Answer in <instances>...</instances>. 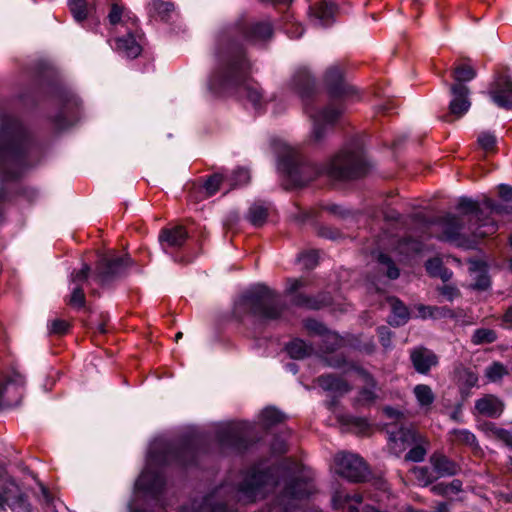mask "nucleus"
I'll use <instances>...</instances> for the list:
<instances>
[{
	"label": "nucleus",
	"mask_w": 512,
	"mask_h": 512,
	"mask_svg": "<svg viewBox=\"0 0 512 512\" xmlns=\"http://www.w3.org/2000/svg\"><path fill=\"white\" fill-rule=\"evenodd\" d=\"M325 82L333 97H341L347 95L352 90L343 80V71L337 66H331L325 75Z\"/></svg>",
	"instance_id": "18"
},
{
	"label": "nucleus",
	"mask_w": 512,
	"mask_h": 512,
	"mask_svg": "<svg viewBox=\"0 0 512 512\" xmlns=\"http://www.w3.org/2000/svg\"><path fill=\"white\" fill-rule=\"evenodd\" d=\"M108 19L111 25L118 27H126V29L137 27V18L130 13H124L123 8L117 3H113L111 10L108 14Z\"/></svg>",
	"instance_id": "23"
},
{
	"label": "nucleus",
	"mask_w": 512,
	"mask_h": 512,
	"mask_svg": "<svg viewBox=\"0 0 512 512\" xmlns=\"http://www.w3.org/2000/svg\"><path fill=\"white\" fill-rule=\"evenodd\" d=\"M459 381L463 386L470 389L477 385L478 375L470 369H464L459 374Z\"/></svg>",
	"instance_id": "50"
},
{
	"label": "nucleus",
	"mask_w": 512,
	"mask_h": 512,
	"mask_svg": "<svg viewBox=\"0 0 512 512\" xmlns=\"http://www.w3.org/2000/svg\"><path fill=\"white\" fill-rule=\"evenodd\" d=\"M504 409L502 401L494 395L488 394L475 402V410L486 417L497 418Z\"/></svg>",
	"instance_id": "20"
},
{
	"label": "nucleus",
	"mask_w": 512,
	"mask_h": 512,
	"mask_svg": "<svg viewBox=\"0 0 512 512\" xmlns=\"http://www.w3.org/2000/svg\"><path fill=\"white\" fill-rule=\"evenodd\" d=\"M246 431L247 426L244 424H225L218 432L219 441L222 445L240 449L243 446L242 441Z\"/></svg>",
	"instance_id": "15"
},
{
	"label": "nucleus",
	"mask_w": 512,
	"mask_h": 512,
	"mask_svg": "<svg viewBox=\"0 0 512 512\" xmlns=\"http://www.w3.org/2000/svg\"><path fill=\"white\" fill-rule=\"evenodd\" d=\"M224 182L226 181L224 180V175L221 173H216L210 176L202 186L204 197H211L215 195L219 191L220 185Z\"/></svg>",
	"instance_id": "38"
},
{
	"label": "nucleus",
	"mask_w": 512,
	"mask_h": 512,
	"mask_svg": "<svg viewBox=\"0 0 512 512\" xmlns=\"http://www.w3.org/2000/svg\"><path fill=\"white\" fill-rule=\"evenodd\" d=\"M507 374V368L499 362H494L485 369V376L490 382H497Z\"/></svg>",
	"instance_id": "41"
},
{
	"label": "nucleus",
	"mask_w": 512,
	"mask_h": 512,
	"mask_svg": "<svg viewBox=\"0 0 512 512\" xmlns=\"http://www.w3.org/2000/svg\"><path fill=\"white\" fill-rule=\"evenodd\" d=\"M342 339L340 336L334 332L326 331L322 336L321 344L323 346V350L326 352H332L338 347H340Z\"/></svg>",
	"instance_id": "44"
},
{
	"label": "nucleus",
	"mask_w": 512,
	"mask_h": 512,
	"mask_svg": "<svg viewBox=\"0 0 512 512\" xmlns=\"http://www.w3.org/2000/svg\"><path fill=\"white\" fill-rule=\"evenodd\" d=\"M318 385L326 391L335 393H346L350 390L348 383L333 375H323L317 379Z\"/></svg>",
	"instance_id": "30"
},
{
	"label": "nucleus",
	"mask_w": 512,
	"mask_h": 512,
	"mask_svg": "<svg viewBox=\"0 0 512 512\" xmlns=\"http://www.w3.org/2000/svg\"><path fill=\"white\" fill-rule=\"evenodd\" d=\"M452 440L465 445L473 446L476 444V437L473 433L465 429L454 430Z\"/></svg>",
	"instance_id": "48"
},
{
	"label": "nucleus",
	"mask_w": 512,
	"mask_h": 512,
	"mask_svg": "<svg viewBox=\"0 0 512 512\" xmlns=\"http://www.w3.org/2000/svg\"><path fill=\"white\" fill-rule=\"evenodd\" d=\"M68 304L72 307L81 308L85 304V294L83 289L76 285L70 295Z\"/></svg>",
	"instance_id": "52"
},
{
	"label": "nucleus",
	"mask_w": 512,
	"mask_h": 512,
	"mask_svg": "<svg viewBox=\"0 0 512 512\" xmlns=\"http://www.w3.org/2000/svg\"><path fill=\"white\" fill-rule=\"evenodd\" d=\"M413 394L416 398L418 405L425 410H429L435 401V395L430 386L425 384H418L413 389Z\"/></svg>",
	"instance_id": "33"
},
{
	"label": "nucleus",
	"mask_w": 512,
	"mask_h": 512,
	"mask_svg": "<svg viewBox=\"0 0 512 512\" xmlns=\"http://www.w3.org/2000/svg\"><path fill=\"white\" fill-rule=\"evenodd\" d=\"M498 194L502 199L508 201L512 198V187L507 184H501L498 187Z\"/></svg>",
	"instance_id": "63"
},
{
	"label": "nucleus",
	"mask_w": 512,
	"mask_h": 512,
	"mask_svg": "<svg viewBox=\"0 0 512 512\" xmlns=\"http://www.w3.org/2000/svg\"><path fill=\"white\" fill-rule=\"evenodd\" d=\"M304 109L313 120L312 136L317 142L324 137L328 126L332 125L342 113L340 108L334 106H329L319 113H315L314 109L306 102L304 103Z\"/></svg>",
	"instance_id": "11"
},
{
	"label": "nucleus",
	"mask_w": 512,
	"mask_h": 512,
	"mask_svg": "<svg viewBox=\"0 0 512 512\" xmlns=\"http://www.w3.org/2000/svg\"><path fill=\"white\" fill-rule=\"evenodd\" d=\"M132 265V259L128 255L123 257L115 254L104 255L99 259L94 278L100 284L109 283L125 273Z\"/></svg>",
	"instance_id": "9"
},
{
	"label": "nucleus",
	"mask_w": 512,
	"mask_h": 512,
	"mask_svg": "<svg viewBox=\"0 0 512 512\" xmlns=\"http://www.w3.org/2000/svg\"><path fill=\"white\" fill-rule=\"evenodd\" d=\"M446 485H447L449 495L457 494L458 492L461 491V488H462V482L458 479H455L450 483H446Z\"/></svg>",
	"instance_id": "64"
},
{
	"label": "nucleus",
	"mask_w": 512,
	"mask_h": 512,
	"mask_svg": "<svg viewBox=\"0 0 512 512\" xmlns=\"http://www.w3.org/2000/svg\"><path fill=\"white\" fill-rule=\"evenodd\" d=\"M362 499L360 494L351 496L337 491L332 497V505L335 509L347 510V512H358V505L362 503Z\"/></svg>",
	"instance_id": "24"
},
{
	"label": "nucleus",
	"mask_w": 512,
	"mask_h": 512,
	"mask_svg": "<svg viewBox=\"0 0 512 512\" xmlns=\"http://www.w3.org/2000/svg\"><path fill=\"white\" fill-rule=\"evenodd\" d=\"M457 209L462 215L447 214L439 221L445 240L463 245L469 236L483 238L496 233L497 223L490 217L502 214L504 207L490 198H485L481 205L467 197L459 199Z\"/></svg>",
	"instance_id": "1"
},
{
	"label": "nucleus",
	"mask_w": 512,
	"mask_h": 512,
	"mask_svg": "<svg viewBox=\"0 0 512 512\" xmlns=\"http://www.w3.org/2000/svg\"><path fill=\"white\" fill-rule=\"evenodd\" d=\"M389 303L392 308L389 323L394 326H401L405 324L409 319L407 307L397 298H389Z\"/></svg>",
	"instance_id": "31"
},
{
	"label": "nucleus",
	"mask_w": 512,
	"mask_h": 512,
	"mask_svg": "<svg viewBox=\"0 0 512 512\" xmlns=\"http://www.w3.org/2000/svg\"><path fill=\"white\" fill-rule=\"evenodd\" d=\"M335 13V6L322 1L312 8V16L316 24L327 27L332 24Z\"/></svg>",
	"instance_id": "28"
},
{
	"label": "nucleus",
	"mask_w": 512,
	"mask_h": 512,
	"mask_svg": "<svg viewBox=\"0 0 512 512\" xmlns=\"http://www.w3.org/2000/svg\"><path fill=\"white\" fill-rule=\"evenodd\" d=\"M69 323L62 319H54L50 321L48 325V330L50 334L54 335H64L69 330Z\"/></svg>",
	"instance_id": "51"
},
{
	"label": "nucleus",
	"mask_w": 512,
	"mask_h": 512,
	"mask_svg": "<svg viewBox=\"0 0 512 512\" xmlns=\"http://www.w3.org/2000/svg\"><path fill=\"white\" fill-rule=\"evenodd\" d=\"M282 310L283 305L276 292L266 285L257 284L235 301L233 313L239 320L248 314L263 320H274L281 315Z\"/></svg>",
	"instance_id": "4"
},
{
	"label": "nucleus",
	"mask_w": 512,
	"mask_h": 512,
	"mask_svg": "<svg viewBox=\"0 0 512 512\" xmlns=\"http://www.w3.org/2000/svg\"><path fill=\"white\" fill-rule=\"evenodd\" d=\"M497 336L496 333L491 329L481 328L477 329L473 336H472V342L475 345L485 344V343H492L496 340Z\"/></svg>",
	"instance_id": "45"
},
{
	"label": "nucleus",
	"mask_w": 512,
	"mask_h": 512,
	"mask_svg": "<svg viewBox=\"0 0 512 512\" xmlns=\"http://www.w3.org/2000/svg\"><path fill=\"white\" fill-rule=\"evenodd\" d=\"M165 484L164 478L159 473H153L147 467L138 477L135 488L151 495H157L161 492Z\"/></svg>",
	"instance_id": "17"
},
{
	"label": "nucleus",
	"mask_w": 512,
	"mask_h": 512,
	"mask_svg": "<svg viewBox=\"0 0 512 512\" xmlns=\"http://www.w3.org/2000/svg\"><path fill=\"white\" fill-rule=\"evenodd\" d=\"M350 377L354 381L358 380L365 385V387L359 392V395L356 398V405L369 406L373 404L377 399V394L374 390L376 383L371 375L362 369L355 368L350 372Z\"/></svg>",
	"instance_id": "13"
},
{
	"label": "nucleus",
	"mask_w": 512,
	"mask_h": 512,
	"mask_svg": "<svg viewBox=\"0 0 512 512\" xmlns=\"http://www.w3.org/2000/svg\"><path fill=\"white\" fill-rule=\"evenodd\" d=\"M25 378L17 370H10L0 375V405L12 406L21 400L24 392Z\"/></svg>",
	"instance_id": "10"
},
{
	"label": "nucleus",
	"mask_w": 512,
	"mask_h": 512,
	"mask_svg": "<svg viewBox=\"0 0 512 512\" xmlns=\"http://www.w3.org/2000/svg\"><path fill=\"white\" fill-rule=\"evenodd\" d=\"M278 484L270 471L247 474L243 483L237 487L224 484L206 496L197 505V512H230V502L234 499L244 503L255 501L264 496L265 492Z\"/></svg>",
	"instance_id": "3"
},
{
	"label": "nucleus",
	"mask_w": 512,
	"mask_h": 512,
	"mask_svg": "<svg viewBox=\"0 0 512 512\" xmlns=\"http://www.w3.org/2000/svg\"><path fill=\"white\" fill-rule=\"evenodd\" d=\"M426 269L428 273L432 276H440L441 278L445 279L447 276L446 274H442V262L439 258H433L426 262Z\"/></svg>",
	"instance_id": "54"
},
{
	"label": "nucleus",
	"mask_w": 512,
	"mask_h": 512,
	"mask_svg": "<svg viewBox=\"0 0 512 512\" xmlns=\"http://www.w3.org/2000/svg\"><path fill=\"white\" fill-rule=\"evenodd\" d=\"M416 310L418 312L417 316L422 319L427 318H439L446 315V312H449V310L440 308V307H434V306H425V305H418L416 307Z\"/></svg>",
	"instance_id": "42"
},
{
	"label": "nucleus",
	"mask_w": 512,
	"mask_h": 512,
	"mask_svg": "<svg viewBox=\"0 0 512 512\" xmlns=\"http://www.w3.org/2000/svg\"><path fill=\"white\" fill-rule=\"evenodd\" d=\"M335 472L351 482L364 481L369 474L364 460L356 454L340 452L334 457Z\"/></svg>",
	"instance_id": "8"
},
{
	"label": "nucleus",
	"mask_w": 512,
	"mask_h": 512,
	"mask_svg": "<svg viewBox=\"0 0 512 512\" xmlns=\"http://www.w3.org/2000/svg\"><path fill=\"white\" fill-rule=\"evenodd\" d=\"M388 447L392 454L400 456L413 443L419 432L413 428L400 427L397 430H389Z\"/></svg>",
	"instance_id": "12"
},
{
	"label": "nucleus",
	"mask_w": 512,
	"mask_h": 512,
	"mask_svg": "<svg viewBox=\"0 0 512 512\" xmlns=\"http://www.w3.org/2000/svg\"><path fill=\"white\" fill-rule=\"evenodd\" d=\"M293 84L303 101L310 97L314 91V80L306 68H301L295 73Z\"/></svg>",
	"instance_id": "25"
},
{
	"label": "nucleus",
	"mask_w": 512,
	"mask_h": 512,
	"mask_svg": "<svg viewBox=\"0 0 512 512\" xmlns=\"http://www.w3.org/2000/svg\"><path fill=\"white\" fill-rule=\"evenodd\" d=\"M304 285L305 283L302 279H289L287 281L286 292L291 295L295 294L297 290L303 287Z\"/></svg>",
	"instance_id": "60"
},
{
	"label": "nucleus",
	"mask_w": 512,
	"mask_h": 512,
	"mask_svg": "<svg viewBox=\"0 0 512 512\" xmlns=\"http://www.w3.org/2000/svg\"><path fill=\"white\" fill-rule=\"evenodd\" d=\"M305 328L309 333L323 336L327 329L318 321L307 319L304 323Z\"/></svg>",
	"instance_id": "56"
},
{
	"label": "nucleus",
	"mask_w": 512,
	"mask_h": 512,
	"mask_svg": "<svg viewBox=\"0 0 512 512\" xmlns=\"http://www.w3.org/2000/svg\"><path fill=\"white\" fill-rule=\"evenodd\" d=\"M326 171L335 179H348L363 175L366 171V163L361 145L352 143L343 148L332 158Z\"/></svg>",
	"instance_id": "5"
},
{
	"label": "nucleus",
	"mask_w": 512,
	"mask_h": 512,
	"mask_svg": "<svg viewBox=\"0 0 512 512\" xmlns=\"http://www.w3.org/2000/svg\"><path fill=\"white\" fill-rule=\"evenodd\" d=\"M219 59L225 67L215 73L209 82V87L215 93L235 89L236 93L246 98L255 110L262 108V93L257 83L248 78L250 65L236 44H231L227 55L219 54Z\"/></svg>",
	"instance_id": "2"
},
{
	"label": "nucleus",
	"mask_w": 512,
	"mask_h": 512,
	"mask_svg": "<svg viewBox=\"0 0 512 512\" xmlns=\"http://www.w3.org/2000/svg\"><path fill=\"white\" fill-rule=\"evenodd\" d=\"M478 143L482 149L487 152L494 150L496 145V137L490 132H483L478 137Z\"/></svg>",
	"instance_id": "53"
},
{
	"label": "nucleus",
	"mask_w": 512,
	"mask_h": 512,
	"mask_svg": "<svg viewBox=\"0 0 512 512\" xmlns=\"http://www.w3.org/2000/svg\"><path fill=\"white\" fill-rule=\"evenodd\" d=\"M286 350L291 358L302 359L310 355L313 348L301 339H294L286 346Z\"/></svg>",
	"instance_id": "34"
},
{
	"label": "nucleus",
	"mask_w": 512,
	"mask_h": 512,
	"mask_svg": "<svg viewBox=\"0 0 512 512\" xmlns=\"http://www.w3.org/2000/svg\"><path fill=\"white\" fill-rule=\"evenodd\" d=\"M25 143V131L18 120L5 117L0 127V158L15 157Z\"/></svg>",
	"instance_id": "7"
},
{
	"label": "nucleus",
	"mask_w": 512,
	"mask_h": 512,
	"mask_svg": "<svg viewBox=\"0 0 512 512\" xmlns=\"http://www.w3.org/2000/svg\"><path fill=\"white\" fill-rule=\"evenodd\" d=\"M411 361L417 372L425 374L437 364V357L428 349L417 348L411 352Z\"/></svg>",
	"instance_id": "22"
},
{
	"label": "nucleus",
	"mask_w": 512,
	"mask_h": 512,
	"mask_svg": "<svg viewBox=\"0 0 512 512\" xmlns=\"http://www.w3.org/2000/svg\"><path fill=\"white\" fill-rule=\"evenodd\" d=\"M241 37L250 42L263 41L271 37L272 26L268 22L255 23L249 27H240Z\"/></svg>",
	"instance_id": "21"
},
{
	"label": "nucleus",
	"mask_w": 512,
	"mask_h": 512,
	"mask_svg": "<svg viewBox=\"0 0 512 512\" xmlns=\"http://www.w3.org/2000/svg\"><path fill=\"white\" fill-rule=\"evenodd\" d=\"M303 28L300 23H292L290 27L286 28V33L290 38H298L303 34Z\"/></svg>",
	"instance_id": "62"
},
{
	"label": "nucleus",
	"mask_w": 512,
	"mask_h": 512,
	"mask_svg": "<svg viewBox=\"0 0 512 512\" xmlns=\"http://www.w3.org/2000/svg\"><path fill=\"white\" fill-rule=\"evenodd\" d=\"M476 76L475 69L468 63H460L453 70V77L456 83L463 84L474 79Z\"/></svg>",
	"instance_id": "36"
},
{
	"label": "nucleus",
	"mask_w": 512,
	"mask_h": 512,
	"mask_svg": "<svg viewBox=\"0 0 512 512\" xmlns=\"http://www.w3.org/2000/svg\"><path fill=\"white\" fill-rule=\"evenodd\" d=\"M440 293L449 301H453L459 295V291L452 286L445 285L440 289Z\"/></svg>",
	"instance_id": "61"
},
{
	"label": "nucleus",
	"mask_w": 512,
	"mask_h": 512,
	"mask_svg": "<svg viewBox=\"0 0 512 512\" xmlns=\"http://www.w3.org/2000/svg\"><path fill=\"white\" fill-rule=\"evenodd\" d=\"M137 27L127 29V36L115 38V49L127 58H136L141 53V45L134 32Z\"/></svg>",
	"instance_id": "19"
},
{
	"label": "nucleus",
	"mask_w": 512,
	"mask_h": 512,
	"mask_svg": "<svg viewBox=\"0 0 512 512\" xmlns=\"http://www.w3.org/2000/svg\"><path fill=\"white\" fill-rule=\"evenodd\" d=\"M260 418L263 425L269 427L282 422L285 417L282 412L276 408L268 407L261 412Z\"/></svg>",
	"instance_id": "40"
},
{
	"label": "nucleus",
	"mask_w": 512,
	"mask_h": 512,
	"mask_svg": "<svg viewBox=\"0 0 512 512\" xmlns=\"http://www.w3.org/2000/svg\"><path fill=\"white\" fill-rule=\"evenodd\" d=\"M151 11L157 14L162 20L166 19L174 7L171 3L163 2L161 0H153L150 4Z\"/></svg>",
	"instance_id": "47"
},
{
	"label": "nucleus",
	"mask_w": 512,
	"mask_h": 512,
	"mask_svg": "<svg viewBox=\"0 0 512 512\" xmlns=\"http://www.w3.org/2000/svg\"><path fill=\"white\" fill-rule=\"evenodd\" d=\"M378 262L383 268L386 269L387 277L390 279H396L399 276V269L395 266L393 261L385 254L378 255Z\"/></svg>",
	"instance_id": "49"
},
{
	"label": "nucleus",
	"mask_w": 512,
	"mask_h": 512,
	"mask_svg": "<svg viewBox=\"0 0 512 512\" xmlns=\"http://www.w3.org/2000/svg\"><path fill=\"white\" fill-rule=\"evenodd\" d=\"M491 98L493 102L501 108H512V81L506 77L501 76L498 78L491 91Z\"/></svg>",
	"instance_id": "16"
},
{
	"label": "nucleus",
	"mask_w": 512,
	"mask_h": 512,
	"mask_svg": "<svg viewBox=\"0 0 512 512\" xmlns=\"http://www.w3.org/2000/svg\"><path fill=\"white\" fill-rule=\"evenodd\" d=\"M4 505H8L15 512H30L29 505L22 496L11 498L8 494L0 493V507Z\"/></svg>",
	"instance_id": "35"
},
{
	"label": "nucleus",
	"mask_w": 512,
	"mask_h": 512,
	"mask_svg": "<svg viewBox=\"0 0 512 512\" xmlns=\"http://www.w3.org/2000/svg\"><path fill=\"white\" fill-rule=\"evenodd\" d=\"M69 8L76 21L80 22L86 19L88 9L85 0H69Z\"/></svg>",
	"instance_id": "43"
},
{
	"label": "nucleus",
	"mask_w": 512,
	"mask_h": 512,
	"mask_svg": "<svg viewBox=\"0 0 512 512\" xmlns=\"http://www.w3.org/2000/svg\"><path fill=\"white\" fill-rule=\"evenodd\" d=\"M317 257V252L311 251L302 254L299 260L304 262L305 267L312 268L316 264Z\"/></svg>",
	"instance_id": "59"
},
{
	"label": "nucleus",
	"mask_w": 512,
	"mask_h": 512,
	"mask_svg": "<svg viewBox=\"0 0 512 512\" xmlns=\"http://www.w3.org/2000/svg\"><path fill=\"white\" fill-rule=\"evenodd\" d=\"M452 100L449 104L450 113L457 118L468 112L471 102L468 99L469 89L464 84L454 83L451 85Z\"/></svg>",
	"instance_id": "14"
},
{
	"label": "nucleus",
	"mask_w": 512,
	"mask_h": 512,
	"mask_svg": "<svg viewBox=\"0 0 512 512\" xmlns=\"http://www.w3.org/2000/svg\"><path fill=\"white\" fill-rule=\"evenodd\" d=\"M275 151L278 157V170L288 177L293 186H303L310 180V178H303L302 174L308 172L311 167L300 163L294 148L278 141Z\"/></svg>",
	"instance_id": "6"
},
{
	"label": "nucleus",
	"mask_w": 512,
	"mask_h": 512,
	"mask_svg": "<svg viewBox=\"0 0 512 512\" xmlns=\"http://www.w3.org/2000/svg\"><path fill=\"white\" fill-rule=\"evenodd\" d=\"M378 335L381 345L385 349L391 348L392 345V333L389 328L382 326L378 328Z\"/></svg>",
	"instance_id": "57"
},
{
	"label": "nucleus",
	"mask_w": 512,
	"mask_h": 512,
	"mask_svg": "<svg viewBox=\"0 0 512 512\" xmlns=\"http://www.w3.org/2000/svg\"><path fill=\"white\" fill-rule=\"evenodd\" d=\"M292 302L297 306L309 309H319L328 303L325 300H318L316 298L308 297L302 294H295Z\"/></svg>",
	"instance_id": "39"
},
{
	"label": "nucleus",
	"mask_w": 512,
	"mask_h": 512,
	"mask_svg": "<svg viewBox=\"0 0 512 512\" xmlns=\"http://www.w3.org/2000/svg\"><path fill=\"white\" fill-rule=\"evenodd\" d=\"M429 447L428 439L422 434L418 433L415 438V443L410 446L409 451L405 455V461L421 462L424 460L427 449Z\"/></svg>",
	"instance_id": "29"
},
{
	"label": "nucleus",
	"mask_w": 512,
	"mask_h": 512,
	"mask_svg": "<svg viewBox=\"0 0 512 512\" xmlns=\"http://www.w3.org/2000/svg\"><path fill=\"white\" fill-rule=\"evenodd\" d=\"M269 215V206L264 203H254L248 210L247 219L255 227H261Z\"/></svg>",
	"instance_id": "32"
},
{
	"label": "nucleus",
	"mask_w": 512,
	"mask_h": 512,
	"mask_svg": "<svg viewBox=\"0 0 512 512\" xmlns=\"http://www.w3.org/2000/svg\"><path fill=\"white\" fill-rule=\"evenodd\" d=\"M411 473L420 486H427L434 480L432 473L427 467H414Z\"/></svg>",
	"instance_id": "46"
},
{
	"label": "nucleus",
	"mask_w": 512,
	"mask_h": 512,
	"mask_svg": "<svg viewBox=\"0 0 512 512\" xmlns=\"http://www.w3.org/2000/svg\"><path fill=\"white\" fill-rule=\"evenodd\" d=\"M224 180L230 187L245 185L250 181V174L247 169L238 168L229 175H224Z\"/></svg>",
	"instance_id": "37"
},
{
	"label": "nucleus",
	"mask_w": 512,
	"mask_h": 512,
	"mask_svg": "<svg viewBox=\"0 0 512 512\" xmlns=\"http://www.w3.org/2000/svg\"><path fill=\"white\" fill-rule=\"evenodd\" d=\"M430 463L438 477L452 476L458 471V466L441 453H434Z\"/></svg>",
	"instance_id": "27"
},
{
	"label": "nucleus",
	"mask_w": 512,
	"mask_h": 512,
	"mask_svg": "<svg viewBox=\"0 0 512 512\" xmlns=\"http://www.w3.org/2000/svg\"><path fill=\"white\" fill-rule=\"evenodd\" d=\"M159 239L163 246L177 248L181 247L187 239V232L184 227L176 226L165 229L161 232Z\"/></svg>",
	"instance_id": "26"
},
{
	"label": "nucleus",
	"mask_w": 512,
	"mask_h": 512,
	"mask_svg": "<svg viewBox=\"0 0 512 512\" xmlns=\"http://www.w3.org/2000/svg\"><path fill=\"white\" fill-rule=\"evenodd\" d=\"M474 280H475V283L473 286L476 289L485 290L490 286L489 276L487 275L486 271H484V270L476 272V274L474 276Z\"/></svg>",
	"instance_id": "55"
},
{
	"label": "nucleus",
	"mask_w": 512,
	"mask_h": 512,
	"mask_svg": "<svg viewBox=\"0 0 512 512\" xmlns=\"http://www.w3.org/2000/svg\"><path fill=\"white\" fill-rule=\"evenodd\" d=\"M89 266L84 264L83 267L76 273H72L71 275V281L79 286V283L85 281L88 277L89 273Z\"/></svg>",
	"instance_id": "58"
}]
</instances>
